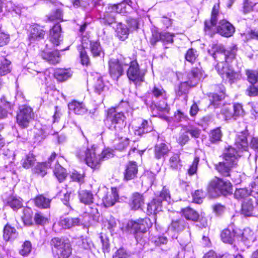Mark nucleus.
Wrapping results in <instances>:
<instances>
[{
	"label": "nucleus",
	"instance_id": "20e7f679",
	"mask_svg": "<svg viewBox=\"0 0 258 258\" xmlns=\"http://www.w3.org/2000/svg\"><path fill=\"white\" fill-rule=\"evenodd\" d=\"M240 156V155L238 151H235L234 148L229 147L224 154V161L219 162L216 165V169L223 175L229 176L231 168L237 165Z\"/></svg>",
	"mask_w": 258,
	"mask_h": 258
},
{
	"label": "nucleus",
	"instance_id": "c756f323",
	"mask_svg": "<svg viewBox=\"0 0 258 258\" xmlns=\"http://www.w3.org/2000/svg\"><path fill=\"white\" fill-rule=\"evenodd\" d=\"M17 233L16 229L9 224H7L4 229V238L6 241L14 239L17 237Z\"/></svg>",
	"mask_w": 258,
	"mask_h": 258
},
{
	"label": "nucleus",
	"instance_id": "a878e982",
	"mask_svg": "<svg viewBox=\"0 0 258 258\" xmlns=\"http://www.w3.org/2000/svg\"><path fill=\"white\" fill-rule=\"evenodd\" d=\"M68 107L70 110L73 111L76 114L83 115L87 111V108L83 103L76 101L70 103Z\"/></svg>",
	"mask_w": 258,
	"mask_h": 258
},
{
	"label": "nucleus",
	"instance_id": "c9c22d12",
	"mask_svg": "<svg viewBox=\"0 0 258 258\" xmlns=\"http://www.w3.org/2000/svg\"><path fill=\"white\" fill-rule=\"evenodd\" d=\"M7 203L14 210L22 207V200L20 198L15 196L9 197L7 200Z\"/></svg>",
	"mask_w": 258,
	"mask_h": 258
},
{
	"label": "nucleus",
	"instance_id": "423d86ee",
	"mask_svg": "<svg viewBox=\"0 0 258 258\" xmlns=\"http://www.w3.org/2000/svg\"><path fill=\"white\" fill-rule=\"evenodd\" d=\"M207 189L211 197H215L221 194L227 195L231 193L232 187L229 181L215 177L209 182Z\"/></svg>",
	"mask_w": 258,
	"mask_h": 258
},
{
	"label": "nucleus",
	"instance_id": "4c0bfd02",
	"mask_svg": "<svg viewBox=\"0 0 258 258\" xmlns=\"http://www.w3.org/2000/svg\"><path fill=\"white\" fill-rule=\"evenodd\" d=\"M182 213L187 220L197 221L199 218L198 213L190 208H186L182 210Z\"/></svg>",
	"mask_w": 258,
	"mask_h": 258
},
{
	"label": "nucleus",
	"instance_id": "7c9ffc66",
	"mask_svg": "<svg viewBox=\"0 0 258 258\" xmlns=\"http://www.w3.org/2000/svg\"><path fill=\"white\" fill-rule=\"evenodd\" d=\"M87 39V38L83 37L82 45L78 47L82 63L83 64L86 65L88 64L89 61V57L87 55L86 51L84 50V48L87 46V43L86 42Z\"/></svg>",
	"mask_w": 258,
	"mask_h": 258
},
{
	"label": "nucleus",
	"instance_id": "5701e85b",
	"mask_svg": "<svg viewBox=\"0 0 258 258\" xmlns=\"http://www.w3.org/2000/svg\"><path fill=\"white\" fill-rule=\"evenodd\" d=\"M221 91L219 94L213 93L210 94L209 96V100L210 101V106H213L214 107L217 108L220 105L221 101L225 97V92L223 87H220Z\"/></svg>",
	"mask_w": 258,
	"mask_h": 258
},
{
	"label": "nucleus",
	"instance_id": "ea45409f",
	"mask_svg": "<svg viewBox=\"0 0 258 258\" xmlns=\"http://www.w3.org/2000/svg\"><path fill=\"white\" fill-rule=\"evenodd\" d=\"M222 133L220 127L212 130L209 134V140L211 142L215 143L221 140Z\"/></svg>",
	"mask_w": 258,
	"mask_h": 258
},
{
	"label": "nucleus",
	"instance_id": "6ab92c4d",
	"mask_svg": "<svg viewBox=\"0 0 258 258\" xmlns=\"http://www.w3.org/2000/svg\"><path fill=\"white\" fill-rule=\"evenodd\" d=\"M81 224L82 221L78 218H61L59 222V225L64 229H69Z\"/></svg>",
	"mask_w": 258,
	"mask_h": 258
},
{
	"label": "nucleus",
	"instance_id": "5fc2aeb1",
	"mask_svg": "<svg viewBox=\"0 0 258 258\" xmlns=\"http://www.w3.org/2000/svg\"><path fill=\"white\" fill-rule=\"evenodd\" d=\"M86 214H88L94 221L98 220L99 215L96 206L94 205H93L92 207H89Z\"/></svg>",
	"mask_w": 258,
	"mask_h": 258
},
{
	"label": "nucleus",
	"instance_id": "f03ea898",
	"mask_svg": "<svg viewBox=\"0 0 258 258\" xmlns=\"http://www.w3.org/2000/svg\"><path fill=\"white\" fill-rule=\"evenodd\" d=\"M219 14V5L213 6L211 19L205 22V31L209 35L217 32L222 36L228 37L231 36L235 32L234 26L226 20H221L217 27L216 26Z\"/></svg>",
	"mask_w": 258,
	"mask_h": 258
},
{
	"label": "nucleus",
	"instance_id": "393cba45",
	"mask_svg": "<svg viewBox=\"0 0 258 258\" xmlns=\"http://www.w3.org/2000/svg\"><path fill=\"white\" fill-rule=\"evenodd\" d=\"M120 4L117 5H109L108 6V11L104 14V19L105 22L108 24H111L115 22V17L113 14H109L110 13H118V7L120 6Z\"/></svg>",
	"mask_w": 258,
	"mask_h": 258
},
{
	"label": "nucleus",
	"instance_id": "0e129e2a",
	"mask_svg": "<svg viewBox=\"0 0 258 258\" xmlns=\"http://www.w3.org/2000/svg\"><path fill=\"white\" fill-rule=\"evenodd\" d=\"M34 220L36 224L43 225L48 222V219L41 213H36Z\"/></svg>",
	"mask_w": 258,
	"mask_h": 258
},
{
	"label": "nucleus",
	"instance_id": "774afa93",
	"mask_svg": "<svg viewBox=\"0 0 258 258\" xmlns=\"http://www.w3.org/2000/svg\"><path fill=\"white\" fill-rule=\"evenodd\" d=\"M174 34L168 32H163L161 33V40L167 43H172L173 42V38Z\"/></svg>",
	"mask_w": 258,
	"mask_h": 258
},
{
	"label": "nucleus",
	"instance_id": "7ed1b4c3",
	"mask_svg": "<svg viewBox=\"0 0 258 258\" xmlns=\"http://www.w3.org/2000/svg\"><path fill=\"white\" fill-rule=\"evenodd\" d=\"M98 150L93 145L91 148L83 147L77 152V156L81 160H84L86 164L93 169L99 168L101 162L104 159H108L113 156L111 151L106 149L101 154H97Z\"/></svg>",
	"mask_w": 258,
	"mask_h": 258
},
{
	"label": "nucleus",
	"instance_id": "a18cd8bd",
	"mask_svg": "<svg viewBox=\"0 0 258 258\" xmlns=\"http://www.w3.org/2000/svg\"><path fill=\"white\" fill-rule=\"evenodd\" d=\"M246 74L248 81L251 84L258 85V70L256 71L247 70Z\"/></svg>",
	"mask_w": 258,
	"mask_h": 258
},
{
	"label": "nucleus",
	"instance_id": "ddd939ff",
	"mask_svg": "<svg viewBox=\"0 0 258 258\" xmlns=\"http://www.w3.org/2000/svg\"><path fill=\"white\" fill-rule=\"evenodd\" d=\"M128 65L127 61L125 59H122L112 58L108 62L109 72L110 76L114 80H117L118 79L123 75V67Z\"/></svg>",
	"mask_w": 258,
	"mask_h": 258
},
{
	"label": "nucleus",
	"instance_id": "9d476101",
	"mask_svg": "<svg viewBox=\"0 0 258 258\" xmlns=\"http://www.w3.org/2000/svg\"><path fill=\"white\" fill-rule=\"evenodd\" d=\"M152 226L150 219L148 218L139 219L137 221H129L124 227V230L135 234L145 233Z\"/></svg>",
	"mask_w": 258,
	"mask_h": 258
},
{
	"label": "nucleus",
	"instance_id": "aec40b11",
	"mask_svg": "<svg viewBox=\"0 0 258 258\" xmlns=\"http://www.w3.org/2000/svg\"><path fill=\"white\" fill-rule=\"evenodd\" d=\"M138 172V167L135 162H130L126 166L124 173L125 180H131L134 178Z\"/></svg>",
	"mask_w": 258,
	"mask_h": 258
},
{
	"label": "nucleus",
	"instance_id": "49530a36",
	"mask_svg": "<svg viewBox=\"0 0 258 258\" xmlns=\"http://www.w3.org/2000/svg\"><path fill=\"white\" fill-rule=\"evenodd\" d=\"M223 118L227 120L234 117L232 105L230 104L224 105L221 111Z\"/></svg>",
	"mask_w": 258,
	"mask_h": 258
},
{
	"label": "nucleus",
	"instance_id": "b1692460",
	"mask_svg": "<svg viewBox=\"0 0 258 258\" xmlns=\"http://www.w3.org/2000/svg\"><path fill=\"white\" fill-rule=\"evenodd\" d=\"M144 203V199L142 195L136 192L133 195L130 202V206L132 209L136 210L140 208Z\"/></svg>",
	"mask_w": 258,
	"mask_h": 258
},
{
	"label": "nucleus",
	"instance_id": "de8ad7c7",
	"mask_svg": "<svg viewBox=\"0 0 258 258\" xmlns=\"http://www.w3.org/2000/svg\"><path fill=\"white\" fill-rule=\"evenodd\" d=\"M35 161L34 156L32 154H29L22 160L21 163L24 168L28 169L33 166Z\"/></svg>",
	"mask_w": 258,
	"mask_h": 258
},
{
	"label": "nucleus",
	"instance_id": "37998d69",
	"mask_svg": "<svg viewBox=\"0 0 258 258\" xmlns=\"http://www.w3.org/2000/svg\"><path fill=\"white\" fill-rule=\"evenodd\" d=\"M170 167L173 169H178L181 166L179 155L177 154L173 155L169 160Z\"/></svg>",
	"mask_w": 258,
	"mask_h": 258
},
{
	"label": "nucleus",
	"instance_id": "1a4fd4ad",
	"mask_svg": "<svg viewBox=\"0 0 258 258\" xmlns=\"http://www.w3.org/2000/svg\"><path fill=\"white\" fill-rule=\"evenodd\" d=\"M170 195L168 189L164 187L158 196L154 199L148 205L147 212L150 214L155 215L162 210V202H170Z\"/></svg>",
	"mask_w": 258,
	"mask_h": 258
},
{
	"label": "nucleus",
	"instance_id": "0eeeda50",
	"mask_svg": "<svg viewBox=\"0 0 258 258\" xmlns=\"http://www.w3.org/2000/svg\"><path fill=\"white\" fill-rule=\"evenodd\" d=\"M204 78V72L201 69L193 68L188 75V81L181 83L176 90L177 95H186L189 87L196 86L202 79Z\"/></svg>",
	"mask_w": 258,
	"mask_h": 258
},
{
	"label": "nucleus",
	"instance_id": "69168bd1",
	"mask_svg": "<svg viewBox=\"0 0 258 258\" xmlns=\"http://www.w3.org/2000/svg\"><path fill=\"white\" fill-rule=\"evenodd\" d=\"M199 162V158L196 157L195 158L192 164L190 165L189 168L188 170V173L190 175L194 174L195 173H196L197 168H198V165Z\"/></svg>",
	"mask_w": 258,
	"mask_h": 258
},
{
	"label": "nucleus",
	"instance_id": "cd10ccee",
	"mask_svg": "<svg viewBox=\"0 0 258 258\" xmlns=\"http://www.w3.org/2000/svg\"><path fill=\"white\" fill-rule=\"evenodd\" d=\"M236 237L240 238L241 240L245 242L248 241H253V233L248 228H245L241 231L238 230L235 231Z\"/></svg>",
	"mask_w": 258,
	"mask_h": 258
},
{
	"label": "nucleus",
	"instance_id": "8fccbe9b",
	"mask_svg": "<svg viewBox=\"0 0 258 258\" xmlns=\"http://www.w3.org/2000/svg\"><path fill=\"white\" fill-rule=\"evenodd\" d=\"M106 88V87L101 77L99 78L94 85V91L98 94H100L101 92L104 91Z\"/></svg>",
	"mask_w": 258,
	"mask_h": 258
},
{
	"label": "nucleus",
	"instance_id": "f257e3e1",
	"mask_svg": "<svg viewBox=\"0 0 258 258\" xmlns=\"http://www.w3.org/2000/svg\"><path fill=\"white\" fill-rule=\"evenodd\" d=\"M237 47L234 45L230 48L229 50H225L222 45L215 44L212 47L211 50H209L208 52L216 59L219 57L223 58L225 61H220L218 62L216 67V69L220 75L223 79H229L231 81L234 77V73L232 68L230 67L227 61L229 59L234 58L236 54Z\"/></svg>",
	"mask_w": 258,
	"mask_h": 258
},
{
	"label": "nucleus",
	"instance_id": "864d4df0",
	"mask_svg": "<svg viewBox=\"0 0 258 258\" xmlns=\"http://www.w3.org/2000/svg\"><path fill=\"white\" fill-rule=\"evenodd\" d=\"M256 3H253L249 0H244L242 7L243 13L246 14L252 11Z\"/></svg>",
	"mask_w": 258,
	"mask_h": 258
},
{
	"label": "nucleus",
	"instance_id": "6e6552de",
	"mask_svg": "<svg viewBox=\"0 0 258 258\" xmlns=\"http://www.w3.org/2000/svg\"><path fill=\"white\" fill-rule=\"evenodd\" d=\"M52 250L57 258H68L72 253V248L70 243L58 238H52L50 241Z\"/></svg>",
	"mask_w": 258,
	"mask_h": 258
},
{
	"label": "nucleus",
	"instance_id": "39448f33",
	"mask_svg": "<svg viewBox=\"0 0 258 258\" xmlns=\"http://www.w3.org/2000/svg\"><path fill=\"white\" fill-rule=\"evenodd\" d=\"M125 116L122 112H118L114 108L110 109L108 111L106 122L109 128L115 132V134H122L125 127Z\"/></svg>",
	"mask_w": 258,
	"mask_h": 258
},
{
	"label": "nucleus",
	"instance_id": "2eb2a0df",
	"mask_svg": "<svg viewBox=\"0 0 258 258\" xmlns=\"http://www.w3.org/2000/svg\"><path fill=\"white\" fill-rule=\"evenodd\" d=\"M56 155L54 152L53 153L48 159L47 163H42L37 164L33 169V172L40 176L43 177L46 174L47 167L49 166L50 167L51 166V163L55 159Z\"/></svg>",
	"mask_w": 258,
	"mask_h": 258
},
{
	"label": "nucleus",
	"instance_id": "2f4dec72",
	"mask_svg": "<svg viewBox=\"0 0 258 258\" xmlns=\"http://www.w3.org/2000/svg\"><path fill=\"white\" fill-rule=\"evenodd\" d=\"M11 61L4 57H0V75L5 76L10 72Z\"/></svg>",
	"mask_w": 258,
	"mask_h": 258
},
{
	"label": "nucleus",
	"instance_id": "4d7b16f0",
	"mask_svg": "<svg viewBox=\"0 0 258 258\" xmlns=\"http://www.w3.org/2000/svg\"><path fill=\"white\" fill-rule=\"evenodd\" d=\"M116 135L118 136V141L121 140L116 144V148L118 150H122L128 145V139L126 138H122V137H120L119 136L121 134H119V135H118L117 134Z\"/></svg>",
	"mask_w": 258,
	"mask_h": 258
},
{
	"label": "nucleus",
	"instance_id": "052dcab7",
	"mask_svg": "<svg viewBox=\"0 0 258 258\" xmlns=\"http://www.w3.org/2000/svg\"><path fill=\"white\" fill-rule=\"evenodd\" d=\"M24 215L22 219L26 225H30L32 223V216L30 209H25L24 211Z\"/></svg>",
	"mask_w": 258,
	"mask_h": 258
},
{
	"label": "nucleus",
	"instance_id": "4468645a",
	"mask_svg": "<svg viewBox=\"0 0 258 258\" xmlns=\"http://www.w3.org/2000/svg\"><path fill=\"white\" fill-rule=\"evenodd\" d=\"M254 199L249 198L244 199L241 206V214L245 217H257Z\"/></svg>",
	"mask_w": 258,
	"mask_h": 258
},
{
	"label": "nucleus",
	"instance_id": "603ef678",
	"mask_svg": "<svg viewBox=\"0 0 258 258\" xmlns=\"http://www.w3.org/2000/svg\"><path fill=\"white\" fill-rule=\"evenodd\" d=\"M185 131V133H188L190 136L195 138L199 137L201 134V130L196 127L194 126H186L183 129Z\"/></svg>",
	"mask_w": 258,
	"mask_h": 258
},
{
	"label": "nucleus",
	"instance_id": "58836bf2",
	"mask_svg": "<svg viewBox=\"0 0 258 258\" xmlns=\"http://www.w3.org/2000/svg\"><path fill=\"white\" fill-rule=\"evenodd\" d=\"M35 205L41 208H47L49 207L50 200L47 199L44 196L40 195L35 199Z\"/></svg>",
	"mask_w": 258,
	"mask_h": 258
},
{
	"label": "nucleus",
	"instance_id": "6e6d98bb",
	"mask_svg": "<svg viewBox=\"0 0 258 258\" xmlns=\"http://www.w3.org/2000/svg\"><path fill=\"white\" fill-rule=\"evenodd\" d=\"M32 245L29 241H26L22 246L21 249L19 251L21 255L23 256L27 255L31 251Z\"/></svg>",
	"mask_w": 258,
	"mask_h": 258
},
{
	"label": "nucleus",
	"instance_id": "79ce46f5",
	"mask_svg": "<svg viewBox=\"0 0 258 258\" xmlns=\"http://www.w3.org/2000/svg\"><path fill=\"white\" fill-rule=\"evenodd\" d=\"M90 50L94 56L100 55L102 52V49L100 43L97 41H90Z\"/></svg>",
	"mask_w": 258,
	"mask_h": 258
},
{
	"label": "nucleus",
	"instance_id": "a19ab883",
	"mask_svg": "<svg viewBox=\"0 0 258 258\" xmlns=\"http://www.w3.org/2000/svg\"><path fill=\"white\" fill-rule=\"evenodd\" d=\"M152 131V127L149 126L148 122L147 120H143L141 126L135 130V134L138 136H141L142 134L150 132Z\"/></svg>",
	"mask_w": 258,
	"mask_h": 258
},
{
	"label": "nucleus",
	"instance_id": "3c124183",
	"mask_svg": "<svg viewBox=\"0 0 258 258\" xmlns=\"http://www.w3.org/2000/svg\"><path fill=\"white\" fill-rule=\"evenodd\" d=\"M71 192H69L66 188H62L57 194V196L60 197L63 201L64 204L68 205L70 200Z\"/></svg>",
	"mask_w": 258,
	"mask_h": 258
},
{
	"label": "nucleus",
	"instance_id": "c03bdc74",
	"mask_svg": "<svg viewBox=\"0 0 258 258\" xmlns=\"http://www.w3.org/2000/svg\"><path fill=\"white\" fill-rule=\"evenodd\" d=\"M151 91L152 95L157 99H165L166 97V92L161 87L155 86Z\"/></svg>",
	"mask_w": 258,
	"mask_h": 258
},
{
	"label": "nucleus",
	"instance_id": "4be33fe9",
	"mask_svg": "<svg viewBox=\"0 0 258 258\" xmlns=\"http://www.w3.org/2000/svg\"><path fill=\"white\" fill-rule=\"evenodd\" d=\"M170 151L168 145L161 143L157 144L154 148V156L156 159H160L167 155Z\"/></svg>",
	"mask_w": 258,
	"mask_h": 258
},
{
	"label": "nucleus",
	"instance_id": "9b49d317",
	"mask_svg": "<svg viewBox=\"0 0 258 258\" xmlns=\"http://www.w3.org/2000/svg\"><path fill=\"white\" fill-rule=\"evenodd\" d=\"M34 113L32 109L27 105L20 106L19 111L16 116L17 124L21 128L28 127L29 123L32 121Z\"/></svg>",
	"mask_w": 258,
	"mask_h": 258
},
{
	"label": "nucleus",
	"instance_id": "f8f14e48",
	"mask_svg": "<svg viewBox=\"0 0 258 258\" xmlns=\"http://www.w3.org/2000/svg\"><path fill=\"white\" fill-rule=\"evenodd\" d=\"M130 67L127 71V76L130 81L133 82L136 85H140L144 81L145 73L143 71L139 68V64L136 61H127Z\"/></svg>",
	"mask_w": 258,
	"mask_h": 258
},
{
	"label": "nucleus",
	"instance_id": "338daca9",
	"mask_svg": "<svg viewBox=\"0 0 258 258\" xmlns=\"http://www.w3.org/2000/svg\"><path fill=\"white\" fill-rule=\"evenodd\" d=\"M250 194L252 196L258 195V178L255 179L250 185Z\"/></svg>",
	"mask_w": 258,
	"mask_h": 258
},
{
	"label": "nucleus",
	"instance_id": "bb28decb",
	"mask_svg": "<svg viewBox=\"0 0 258 258\" xmlns=\"http://www.w3.org/2000/svg\"><path fill=\"white\" fill-rule=\"evenodd\" d=\"M73 75V72L70 69H57L54 73L56 79L60 82L65 81L70 78Z\"/></svg>",
	"mask_w": 258,
	"mask_h": 258
},
{
	"label": "nucleus",
	"instance_id": "680f3d73",
	"mask_svg": "<svg viewBox=\"0 0 258 258\" xmlns=\"http://www.w3.org/2000/svg\"><path fill=\"white\" fill-rule=\"evenodd\" d=\"M232 107L234 117L239 116L243 114L244 111L242 108V106L240 104H234L233 105H232Z\"/></svg>",
	"mask_w": 258,
	"mask_h": 258
},
{
	"label": "nucleus",
	"instance_id": "e2e57ef3",
	"mask_svg": "<svg viewBox=\"0 0 258 258\" xmlns=\"http://www.w3.org/2000/svg\"><path fill=\"white\" fill-rule=\"evenodd\" d=\"M246 94L250 97L258 96V85L251 84L246 91Z\"/></svg>",
	"mask_w": 258,
	"mask_h": 258
},
{
	"label": "nucleus",
	"instance_id": "09e8293b",
	"mask_svg": "<svg viewBox=\"0 0 258 258\" xmlns=\"http://www.w3.org/2000/svg\"><path fill=\"white\" fill-rule=\"evenodd\" d=\"M184 228L183 222L177 220L172 221L171 224L169 226L168 230L178 232L183 230Z\"/></svg>",
	"mask_w": 258,
	"mask_h": 258
},
{
	"label": "nucleus",
	"instance_id": "72a5a7b5",
	"mask_svg": "<svg viewBox=\"0 0 258 258\" xmlns=\"http://www.w3.org/2000/svg\"><path fill=\"white\" fill-rule=\"evenodd\" d=\"M235 236L236 237L235 231L233 230L231 232L229 229L223 230L221 234L222 240L224 242L227 243H232Z\"/></svg>",
	"mask_w": 258,
	"mask_h": 258
},
{
	"label": "nucleus",
	"instance_id": "473e14b6",
	"mask_svg": "<svg viewBox=\"0 0 258 258\" xmlns=\"http://www.w3.org/2000/svg\"><path fill=\"white\" fill-rule=\"evenodd\" d=\"M236 145L237 147L238 148V150H236L235 151H238L239 155L240 153V150H246L247 148V142L246 136L244 134L241 133L240 136H239L237 138L236 142Z\"/></svg>",
	"mask_w": 258,
	"mask_h": 258
},
{
	"label": "nucleus",
	"instance_id": "a211bd4d",
	"mask_svg": "<svg viewBox=\"0 0 258 258\" xmlns=\"http://www.w3.org/2000/svg\"><path fill=\"white\" fill-rule=\"evenodd\" d=\"M44 34L45 32L42 28L37 24H34L31 26L29 39L31 41L38 40L43 38Z\"/></svg>",
	"mask_w": 258,
	"mask_h": 258
},
{
	"label": "nucleus",
	"instance_id": "f3484780",
	"mask_svg": "<svg viewBox=\"0 0 258 258\" xmlns=\"http://www.w3.org/2000/svg\"><path fill=\"white\" fill-rule=\"evenodd\" d=\"M118 199L117 189L115 187L111 188V192H108L103 198V203L106 207L112 206L115 204Z\"/></svg>",
	"mask_w": 258,
	"mask_h": 258
},
{
	"label": "nucleus",
	"instance_id": "13d9d810",
	"mask_svg": "<svg viewBox=\"0 0 258 258\" xmlns=\"http://www.w3.org/2000/svg\"><path fill=\"white\" fill-rule=\"evenodd\" d=\"M198 55L197 51L196 50L191 48L188 50L185 54V57L187 61L193 62L196 60Z\"/></svg>",
	"mask_w": 258,
	"mask_h": 258
},
{
	"label": "nucleus",
	"instance_id": "dca6fc26",
	"mask_svg": "<svg viewBox=\"0 0 258 258\" xmlns=\"http://www.w3.org/2000/svg\"><path fill=\"white\" fill-rule=\"evenodd\" d=\"M61 26L59 24L53 26L49 32V40L54 45L57 46L61 41Z\"/></svg>",
	"mask_w": 258,
	"mask_h": 258
},
{
	"label": "nucleus",
	"instance_id": "412c9836",
	"mask_svg": "<svg viewBox=\"0 0 258 258\" xmlns=\"http://www.w3.org/2000/svg\"><path fill=\"white\" fill-rule=\"evenodd\" d=\"M79 199L81 203L86 205H90L93 204L94 197L91 191L81 190L79 192Z\"/></svg>",
	"mask_w": 258,
	"mask_h": 258
},
{
	"label": "nucleus",
	"instance_id": "e433bc0d",
	"mask_svg": "<svg viewBox=\"0 0 258 258\" xmlns=\"http://www.w3.org/2000/svg\"><path fill=\"white\" fill-rule=\"evenodd\" d=\"M116 32L120 39L124 40L127 37L128 29L125 25L119 23L116 27Z\"/></svg>",
	"mask_w": 258,
	"mask_h": 258
},
{
	"label": "nucleus",
	"instance_id": "c85d7f7f",
	"mask_svg": "<svg viewBox=\"0 0 258 258\" xmlns=\"http://www.w3.org/2000/svg\"><path fill=\"white\" fill-rule=\"evenodd\" d=\"M41 55L44 59H45L51 64L57 63L59 61V53L57 51L51 52H43Z\"/></svg>",
	"mask_w": 258,
	"mask_h": 258
},
{
	"label": "nucleus",
	"instance_id": "f704fd0d",
	"mask_svg": "<svg viewBox=\"0 0 258 258\" xmlns=\"http://www.w3.org/2000/svg\"><path fill=\"white\" fill-rule=\"evenodd\" d=\"M53 172L59 182L62 181L67 176L66 169L61 167L59 164H56L55 165Z\"/></svg>",
	"mask_w": 258,
	"mask_h": 258
},
{
	"label": "nucleus",
	"instance_id": "bf43d9fd",
	"mask_svg": "<svg viewBox=\"0 0 258 258\" xmlns=\"http://www.w3.org/2000/svg\"><path fill=\"white\" fill-rule=\"evenodd\" d=\"M250 195L249 191L246 188H239L235 190L234 197L237 199H242Z\"/></svg>",
	"mask_w": 258,
	"mask_h": 258
}]
</instances>
